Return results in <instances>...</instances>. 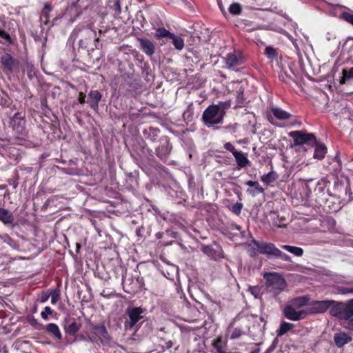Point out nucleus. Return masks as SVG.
Masks as SVG:
<instances>
[{
  "mask_svg": "<svg viewBox=\"0 0 353 353\" xmlns=\"http://www.w3.org/2000/svg\"><path fill=\"white\" fill-rule=\"evenodd\" d=\"M310 299L306 296H299L290 300L283 307V314L286 319L290 321H299L308 315L307 310H299L308 305Z\"/></svg>",
  "mask_w": 353,
  "mask_h": 353,
  "instance_id": "obj_1",
  "label": "nucleus"
},
{
  "mask_svg": "<svg viewBox=\"0 0 353 353\" xmlns=\"http://www.w3.org/2000/svg\"><path fill=\"white\" fill-rule=\"evenodd\" d=\"M230 103L220 102L217 105L208 106L203 112L202 119L208 127L222 123L225 110L229 108Z\"/></svg>",
  "mask_w": 353,
  "mask_h": 353,
  "instance_id": "obj_2",
  "label": "nucleus"
},
{
  "mask_svg": "<svg viewBox=\"0 0 353 353\" xmlns=\"http://www.w3.org/2000/svg\"><path fill=\"white\" fill-rule=\"evenodd\" d=\"M263 277L266 280L268 290L274 296L279 294L286 287L285 280L278 273H265Z\"/></svg>",
  "mask_w": 353,
  "mask_h": 353,
  "instance_id": "obj_3",
  "label": "nucleus"
},
{
  "mask_svg": "<svg viewBox=\"0 0 353 353\" xmlns=\"http://www.w3.org/2000/svg\"><path fill=\"white\" fill-rule=\"evenodd\" d=\"M251 247L250 254H256L257 252L266 254L269 257H275L279 248L271 243L259 242L252 241L250 245Z\"/></svg>",
  "mask_w": 353,
  "mask_h": 353,
  "instance_id": "obj_4",
  "label": "nucleus"
},
{
  "mask_svg": "<svg viewBox=\"0 0 353 353\" xmlns=\"http://www.w3.org/2000/svg\"><path fill=\"white\" fill-rule=\"evenodd\" d=\"M289 136L294 139L296 145H311L315 143V137L313 134L292 131L289 133Z\"/></svg>",
  "mask_w": 353,
  "mask_h": 353,
  "instance_id": "obj_5",
  "label": "nucleus"
},
{
  "mask_svg": "<svg viewBox=\"0 0 353 353\" xmlns=\"http://www.w3.org/2000/svg\"><path fill=\"white\" fill-rule=\"evenodd\" d=\"M334 303L333 300L314 301L309 302L307 308L308 314L324 313Z\"/></svg>",
  "mask_w": 353,
  "mask_h": 353,
  "instance_id": "obj_6",
  "label": "nucleus"
},
{
  "mask_svg": "<svg viewBox=\"0 0 353 353\" xmlns=\"http://www.w3.org/2000/svg\"><path fill=\"white\" fill-rule=\"evenodd\" d=\"M143 312L142 308L139 307L128 309L127 314L129 316V320L125 322L126 330H131L136 325L137 322L143 318L141 315Z\"/></svg>",
  "mask_w": 353,
  "mask_h": 353,
  "instance_id": "obj_7",
  "label": "nucleus"
},
{
  "mask_svg": "<svg viewBox=\"0 0 353 353\" xmlns=\"http://www.w3.org/2000/svg\"><path fill=\"white\" fill-rule=\"evenodd\" d=\"M244 62V58L240 52L228 53L225 58V63L229 68L240 65Z\"/></svg>",
  "mask_w": 353,
  "mask_h": 353,
  "instance_id": "obj_8",
  "label": "nucleus"
},
{
  "mask_svg": "<svg viewBox=\"0 0 353 353\" xmlns=\"http://www.w3.org/2000/svg\"><path fill=\"white\" fill-rule=\"evenodd\" d=\"M330 308V314L332 316L337 317L340 319L346 320L345 303L342 302H336L334 301V303H332V305Z\"/></svg>",
  "mask_w": 353,
  "mask_h": 353,
  "instance_id": "obj_9",
  "label": "nucleus"
},
{
  "mask_svg": "<svg viewBox=\"0 0 353 353\" xmlns=\"http://www.w3.org/2000/svg\"><path fill=\"white\" fill-rule=\"evenodd\" d=\"M92 332L101 341V343H106L110 340L108 331L103 325H93L92 327Z\"/></svg>",
  "mask_w": 353,
  "mask_h": 353,
  "instance_id": "obj_10",
  "label": "nucleus"
},
{
  "mask_svg": "<svg viewBox=\"0 0 353 353\" xmlns=\"http://www.w3.org/2000/svg\"><path fill=\"white\" fill-rule=\"evenodd\" d=\"M140 43L141 50L147 55L151 57L154 53V44L148 39H138Z\"/></svg>",
  "mask_w": 353,
  "mask_h": 353,
  "instance_id": "obj_11",
  "label": "nucleus"
},
{
  "mask_svg": "<svg viewBox=\"0 0 353 353\" xmlns=\"http://www.w3.org/2000/svg\"><path fill=\"white\" fill-rule=\"evenodd\" d=\"M102 97L101 94L98 90H92L88 94V102L90 107L97 110L99 105L98 103Z\"/></svg>",
  "mask_w": 353,
  "mask_h": 353,
  "instance_id": "obj_12",
  "label": "nucleus"
},
{
  "mask_svg": "<svg viewBox=\"0 0 353 353\" xmlns=\"http://www.w3.org/2000/svg\"><path fill=\"white\" fill-rule=\"evenodd\" d=\"M45 330L49 334L52 336L56 341H60L62 339V334L57 324L52 323H49L46 325Z\"/></svg>",
  "mask_w": 353,
  "mask_h": 353,
  "instance_id": "obj_13",
  "label": "nucleus"
},
{
  "mask_svg": "<svg viewBox=\"0 0 353 353\" xmlns=\"http://www.w3.org/2000/svg\"><path fill=\"white\" fill-rule=\"evenodd\" d=\"M201 250L207 256L214 260L223 258L221 249L215 250L211 245H203Z\"/></svg>",
  "mask_w": 353,
  "mask_h": 353,
  "instance_id": "obj_14",
  "label": "nucleus"
},
{
  "mask_svg": "<svg viewBox=\"0 0 353 353\" xmlns=\"http://www.w3.org/2000/svg\"><path fill=\"white\" fill-rule=\"evenodd\" d=\"M334 339L336 345L341 347L350 342L352 339L348 334L344 332H339L334 334Z\"/></svg>",
  "mask_w": 353,
  "mask_h": 353,
  "instance_id": "obj_15",
  "label": "nucleus"
},
{
  "mask_svg": "<svg viewBox=\"0 0 353 353\" xmlns=\"http://www.w3.org/2000/svg\"><path fill=\"white\" fill-rule=\"evenodd\" d=\"M273 115L279 120H287L291 117V114L280 108L273 107L271 109Z\"/></svg>",
  "mask_w": 353,
  "mask_h": 353,
  "instance_id": "obj_16",
  "label": "nucleus"
},
{
  "mask_svg": "<svg viewBox=\"0 0 353 353\" xmlns=\"http://www.w3.org/2000/svg\"><path fill=\"white\" fill-rule=\"evenodd\" d=\"M312 146H315L314 152L313 154L314 158L318 159H322L324 158L327 149L325 145L323 144H319L315 142L314 144L311 145Z\"/></svg>",
  "mask_w": 353,
  "mask_h": 353,
  "instance_id": "obj_17",
  "label": "nucleus"
},
{
  "mask_svg": "<svg viewBox=\"0 0 353 353\" xmlns=\"http://www.w3.org/2000/svg\"><path fill=\"white\" fill-rule=\"evenodd\" d=\"M212 345L218 353H227L224 350L227 345V341L223 340L221 336H219L214 339Z\"/></svg>",
  "mask_w": 353,
  "mask_h": 353,
  "instance_id": "obj_18",
  "label": "nucleus"
},
{
  "mask_svg": "<svg viewBox=\"0 0 353 353\" xmlns=\"http://www.w3.org/2000/svg\"><path fill=\"white\" fill-rule=\"evenodd\" d=\"M0 220L5 224L12 223L14 221L12 213L4 208H0Z\"/></svg>",
  "mask_w": 353,
  "mask_h": 353,
  "instance_id": "obj_19",
  "label": "nucleus"
},
{
  "mask_svg": "<svg viewBox=\"0 0 353 353\" xmlns=\"http://www.w3.org/2000/svg\"><path fill=\"white\" fill-rule=\"evenodd\" d=\"M233 156L235 158L236 162L237 165L240 168H243L246 166V165L248 163L249 160L247 158V157L242 152L236 151Z\"/></svg>",
  "mask_w": 353,
  "mask_h": 353,
  "instance_id": "obj_20",
  "label": "nucleus"
},
{
  "mask_svg": "<svg viewBox=\"0 0 353 353\" xmlns=\"http://www.w3.org/2000/svg\"><path fill=\"white\" fill-rule=\"evenodd\" d=\"M281 248L288 252L294 254L296 256H301L303 254V250L301 248L292 246L288 245H282Z\"/></svg>",
  "mask_w": 353,
  "mask_h": 353,
  "instance_id": "obj_21",
  "label": "nucleus"
},
{
  "mask_svg": "<svg viewBox=\"0 0 353 353\" xmlns=\"http://www.w3.org/2000/svg\"><path fill=\"white\" fill-rule=\"evenodd\" d=\"M172 41V44L174 48L178 50H181L184 47V40L180 36H176L174 34L170 37Z\"/></svg>",
  "mask_w": 353,
  "mask_h": 353,
  "instance_id": "obj_22",
  "label": "nucleus"
},
{
  "mask_svg": "<svg viewBox=\"0 0 353 353\" xmlns=\"http://www.w3.org/2000/svg\"><path fill=\"white\" fill-rule=\"evenodd\" d=\"M1 61L5 68H6L9 71L12 70L13 59L9 54L3 55L1 58Z\"/></svg>",
  "mask_w": 353,
  "mask_h": 353,
  "instance_id": "obj_23",
  "label": "nucleus"
},
{
  "mask_svg": "<svg viewBox=\"0 0 353 353\" xmlns=\"http://www.w3.org/2000/svg\"><path fill=\"white\" fill-rule=\"evenodd\" d=\"M342 77L340 81L341 83H345L348 81L353 80V67L349 69H344L342 71Z\"/></svg>",
  "mask_w": 353,
  "mask_h": 353,
  "instance_id": "obj_24",
  "label": "nucleus"
},
{
  "mask_svg": "<svg viewBox=\"0 0 353 353\" xmlns=\"http://www.w3.org/2000/svg\"><path fill=\"white\" fill-rule=\"evenodd\" d=\"M172 35V33L167 30L164 28H159L157 29L154 34V37L157 39L170 38Z\"/></svg>",
  "mask_w": 353,
  "mask_h": 353,
  "instance_id": "obj_25",
  "label": "nucleus"
},
{
  "mask_svg": "<svg viewBox=\"0 0 353 353\" xmlns=\"http://www.w3.org/2000/svg\"><path fill=\"white\" fill-rule=\"evenodd\" d=\"M294 327V324L288 322H283L277 331L278 336H282L292 330Z\"/></svg>",
  "mask_w": 353,
  "mask_h": 353,
  "instance_id": "obj_26",
  "label": "nucleus"
},
{
  "mask_svg": "<svg viewBox=\"0 0 353 353\" xmlns=\"http://www.w3.org/2000/svg\"><path fill=\"white\" fill-rule=\"evenodd\" d=\"M276 173L274 171L270 172L267 174L261 176V181L266 185H269L276 179Z\"/></svg>",
  "mask_w": 353,
  "mask_h": 353,
  "instance_id": "obj_27",
  "label": "nucleus"
},
{
  "mask_svg": "<svg viewBox=\"0 0 353 353\" xmlns=\"http://www.w3.org/2000/svg\"><path fill=\"white\" fill-rule=\"evenodd\" d=\"M265 56L270 60L273 61L277 58L276 50L271 46H268L265 50Z\"/></svg>",
  "mask_w": 353,
  "mask_h": 353,
  "instance_id": "obj_28",
  "label": "nucleus"
},
{
  "mask_svg": "<svg viewBox=\"0 0 353 353\" xmlns=\"http://www.w3.org/2000/svg\"><path fill=\"white\" fill-rule=\"evenodd\" d=\"M346 320L353 316V299L345 304Z\"/></svg>",
  "mask_w": 353,
  "mask_h": 353,
  "instance_id": "obj_29",
  "label": "nucleus"
},
{
  "mask_svg": "<svg viewBox=\"0 0 353 353\" xmlns=\"http://www.w3.org/2000/svg\"><path fill=\"white\" fill-rule=\"evenodd\" d=\"M241 10V6L239 3H232L229 7V11L232 14H240Z\"/></svg>",
  "mask_w": 353,
  "mask_h": 353,
  "instance_id": "obj_30",
  "label": "nucleus"
},
{
  "mask_svg": "<svg viewBox=\"0 0 353 353\" xmlns=\"http://www.w3.org/2000/svg\"><path fill=\"white\" fill-rule=\"evenodd\" d=\"M326 186H327V181L324 179H321L316 183L314 191L317 192L320 194L323 193L324 192Z\"/></svg>",
  "mask_w": 353,
  "mask_h": 353,
  "instance_id": "obj_31",
  "label": "nucleus"
},
{
  "mask_svg": "<svg viewBox=\"0 0 353 353\" xmlns=\"http://www.w3.org/2000/svg\"><path fill=\"white\" fill-rule=\"evenodd\" d=\"M80 329L78 323L73 322L68 327V332L71 334H75Z\"/></svg>",
  "mask_w": 353,
  "mask_h": 353,
  "instance_id": "obj_32",
  "label": "nucleus"
},
{
  "mask_svg": "<svg viewBox=\"0 0 353 353\" xmlns=\"http://www.w3.org/2000/svg\"><path fill=\"white\" fill-rule=\"evenodd\" d=\"M254 190H248V192H250L252 196H255L258 193H263L264 192V189L259 185V183L257 182V185H254Z\"/></svg>",
  "mask_w": 353,
  "mask_h": 353,
  "instance_id": "obj_33",
  "label": "nucleus"
},
{
  "mask_svg": "<svg viewBox=\"0 0 353 353\" xmlns=\"http://www.w3.org/2000/svg\"><path fill=\"white\" fill-rule=\"evenodd\" d=\"M275 258H279L285 261H291L290 256L282 252L279 249L277 251Z\"/></svg>",
  "mask_w": 353,
  "mask_h": 353,
  "instance_id": "obj_34",
  "label": "nucleus"
},
{
  "mask_svg": "<svg viewBox=\"0 0 353 353\" xmlns=\"http://www.w3.org/2000/svg\"><path fill=\"white\" fill-rule=\"evenodd\" d=\"M248 290L255 298L259 297L260 288L258 286H249Z\"/></svg>",
  "mask_w": 353,
  "mask_h": 353,
  "instance_id": "obj_35",
  "label": "nucleus"
},
{
  "mask_svg": "<svg viewBox=\"0 0 353 353\" xmlns=\"http://www.w3.org/2000/svg\"><path fill=\"white\" fill-rule=\"evenodd\" d=\"M342 18L353 26V14L344 12L342 13Z\"/></svg>",
  "mask_w": 353,
  "mask_h": 353,
  "instance_id": "obj_36",
  "label": "nucleus"
},
{
  "mask_svg": "<svg viewBox=\"0 0 353 353\" xmlns=\"http://www.w3.org/2000/svg\"><path fill=\"white\" fill-rule=\"evenodd\" d=\"M52 312L51 308L48 306L45 307L44 310L41 312V316L44 320H48V316Z\"/></svg>",
  "mask_w": 353,
  "mask_h": 353,
  "instance_id": "obj_37",
  "label": "nucleus"
},
{
  "mask_svg": "<svg viewBox=\"0 0 353 353\" xmlns=\"http://www.w3.org/2000/svg\"><path fill=\"white\" fill-rule=\"evenodd\" d=\"M50 295L52 304H55L59 299V291L54 290L50 294Z\"/></svg>",
  "mask_w": 353,
  "mask_h": 353,
  "instance_id": "obj_38",
  "label": "nucleus"
},
{
  "mask_svg": "<svg viewBox=\"0 0 353 353\" xmlns=\"http://www.w3.org/2000/svg\"><path fill=\"white\" fill-rule=\"evenodd\" d=\"M242 335V332L240 329L239 328H235L232 334H231V336H230V338L232 339H238Z\"/></svg>",
  "mask_w": 353,
  "mask_h": 353,
  "instance_id": "obj_39",
  "label": "nucleus"
},
{
  "mask_svg": "<svg viewBox=\"0 0 353 353\" xmlns=\"http://www.w3.org/2000/svg\"><path fill=\"white\" fill-rule=\"evenodd\" d=\"M224 148L234 154L237 150L234 148V145L231 143H226L224 144Z\"/></svg>",
  "mask_w": 353,
  "mask_h": 353,
  "instance_id": "obj_40",
  "label": "nucleus"
},
{
  "mask_svg": "<svg viewBox=\"0 0 353 353\" xmlns=\"http://www.w3.org/2000/svg\"><path fill=\"white\" fill-rule=\"evenodd\" d=\"M51 10L49 6H46L43 8V10L42 12V18H45L46 19H48L50 16H49V12Z\"/></svg>",
  "mask_w": 353,
  "mask_h": 353,
  "instance_id": "obj_41",
  "label": "nucleus"
},
{
  "mask_svg": "<svg viewBox=\"0 0 353 353\" xmlns=\"http://www.w3.org/2000/svg\"><path fill=\"white\" fill-rule=\"evenodd\" d=\"M242 207L243 205L241 203H237L232 206V212L236 214H239L241 213Z\"/></svg>",
  "mask_w": 353,
  "mask_h": 353,
  "instance_id": "obj_42",
  "label": "nucleus"
},
{
  "mask_svg": "<svg viewBox=\"0 0 353 353\" xmlns=\"http://www.w3.org/2000/svg\"><path fill=\"white\" fill-rule=\"evenodd\" d=\"M0 39H4L8 42L10 41V37L4 30L0 33Z\"/></svg>",
  "mask_w": 353,
  "mask_h": 353,
  "instance_id": "obj_43",
  "label": "nucleus"
},
{
  "mask_svg": "<svg viewBox=\"0 0 353 353\" xmlns=\"http://www.w3.org/2000/svg\"><path fill=\"white\" fill-rule=\"evenodd\" d=\"M114 10L117 12L118 13L121 12V6L119 0H115L114 4H113Z\"/></svg>",
  "mask_w": 353,
  "mask_h": 353,
  "instance_id": "obj_44",
  "label": "nucleus"
},
{
  "mask_svg": "<svg viewBox=\"0 0 353 353\" xmlns=\"http://www.w3.org/2000/svg\"><path fill=\"white\" fill-rule=\"evenodd\" d=\"M85 94H83V92H80L79 93V101L80 103H85Z\"/></svg>",
  "mask_w": 353,
  "mask_h": 353,
  "instance_id": "obj_45",
  "label": "nucleus"
},
{
  "mask_svg": "<svg viewBox=\"0 0 353 353\" xmlns=\"http://www.w3.org/2000/svg\"><path fill=\"white\" fill-rule=\"evenodd\" d=\"M50 294L48 293L43 294L41 298V302L45 303L46 301H47L50 297Z\"/></svg>",
  "mask_w": 353,
  "mask_h": 353,
  "instance_id": "obj_46",
  "label": "nucleus"
},
{
  "mask_svg": "<svg viewBox=\"0 0 353 353\" xmlns=\"http://www.w3.org/2000/svg\"><path fill=\"white\" fill-rule=\"evenodd\" d=\"M246 185L250 187H253L254 185H257V181H248L246 183Z\"/></svg>",
  "mask_w": 353,
  "mask_h": 353,
  "instance_id": "obj_47",
  "label": "nucleus"
},
{
  "mask_svg": "<svg viewBox=\"0 0 353 353\" xmlns=\"http://www.w3.org/2000/svg\"><path fill=\"white\" fill-rule=\"evenodd\" d=\"M341 294H348V288H343L340 290Z\"/></svg>",
  "mask_w": 353,
  "mask_h": 353,
  "instance_id": "obj_48",
  "label": "nucleus"
},
{
  "mask_svg": "<svg viewBox=\"0 0 353 353\" xmlns=\"http://www.w3.org/2000/svg\"><path fill=\"white\" fill-rule=\"evenodd\" d=\"M11 241L10 238L6 235L4 239V241L7 242L8 243H10V241Z\"/></svg>",
  "mask_w": 353,
  "mask_h": 353,
  "instance_id": "obj_49",
  "label": "nucleus"
},
{
  "mask_svg": "<svg viewBox=\"0 0 353 353\" xmlns=\"http://www.w3.org/2000/svg\"><path fill=\"white\" fill-rule=\"evenodd\" d=\"M236 124H234L233 125H229L228 127H225L226 129H232L234 130L236 128Z\"/></svg>",
  "mask_w": 353,
  "mask_h": 353,
  "instance_id": "obj_50",
  "label": "nucleus"
},
{
  "mask_svg": "<svg viewBox=\"0 0 353 353\" xmlns=\"http://www.w3.org/2000/svg\"><path fill=\"white\" fill-rule=\"evenodd\" d=\"M350 328L353 330V319L350 322Z\"/></svg>",
  "mask_w": 353,
  "mask_h": 353,
  "instance_id": "obj_51",
  "label": "nucleus"
},
{
  "mask_svg": "<svg viewBox=\"0 0 353 353\" xmlns=\"http://www.w3.org/2000/svg\"><path fill=\"white\" fill-rule=\"evenodd\" d=\"M348 294H353V287L348 288Z\"/></svg>",
  "mask_w": 353,
  "mask_h": 353,
  "instance_id": "obj_52",
  "label": "nucleus"
},
{
  "mask_svg": "<svg viewBox=\"0 0 353 353\" xmlns=\"http://www.w3.org/2000/svg\"><path fill=\"white\" fill-rule=\"evenodd\" d=\"M280 79H282L283 81H285V79H284L285 78V76H283V74H281L280 75Z\"/></svg>",
  "mask_w": 353,
  "mask_h": 353,
  "instance_id": "obj_53",
  "label": "nucleus"
},
{
  "mask_svg": "<svg viewBox=\"0 0 353 353\" xmlns=\"http://www.w3.org/2000/svg\"><path fill=\"white\" fill-rule=\"evenodd\" d=\"M88 32L89 34H95V32H94L92 30H88Z\"/></svg>",
  "mask_w": 353,
  "mask_h": 353,
  "instance_id": "obj_54",
  "label": "nucleus"
},
{
  "mask_svg": "<svg viewBox=\"0 0 353 353\" xmlns=\"http://www.w3.org/2000/svg\"><path fill=\"white\" fill-rule=\"evenodd\" d=\"M235 228L237 229V230H240V227L238 226V225H235Z\"/></svg>",
  "mask_w": 353,
  "mask_h": 353,
  "instance_id": "obj_55",
  "label": "nucleus"
},
{
  "mask_svg": "<svg viewBox=\"0 0 353 353\" xmlns=\"http://www.w3.org/2000/svg\"><path fill=\"white\" fill-rule=\"evenodd\" d=\"M3 31V30L0 29V33Z\"/></svg>",
  "mask_w": 353,
  "mask_h": 353,
  "instance_id": "obj_56",
  "label": "nucleus"
},
{
  "mask_svg": "<svg viewBox=\"0 0 353 353\" xmlns=\"http://www.w3.org/2000/svg\"><path fill=\"white\" fill-rule=\"evenodd\" d=\"M252 353H256V352H252Z\"/></svg>",
  "mask_w": 353,
  "mask_h": 353,
  "instance_id": "obj_57",
  "label": "nucleus"
},
{
  "mask_svg": "<svg viewBox=\"0 0 353 353\" xmlns=\"http://www.w3.org/2000/svg\"><path fill=\"white\" fill-rule=\"evenodd\" d=\"M252 353H256V352H252Z\"/></svg>",
  "mask_w": 353,
  "mask_h": 353,
  "instance_id": "obj_58",
  "label": "nucleus"
}]
</instances>
